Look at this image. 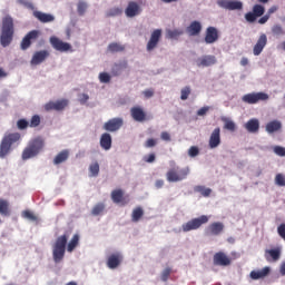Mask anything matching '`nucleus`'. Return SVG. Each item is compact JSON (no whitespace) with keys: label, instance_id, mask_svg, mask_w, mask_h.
<instances>
[{"label":"nucleus","instance_id":"1","mask_svg":"<svg viewBox=\"0 0 285 285\" xmlns=\"http://www.w3.org/2000/svg\"><path fill=\"white\" fill-rule=\"evenodd\" d=\"M14 39V19L10 16L2 18L1 33H0V43L2 48H8Z\"/></svg>","mask_w":285,"mask_h":285},{"label":"nucleus","instance_id":"2","mask_svg":"<svg viewBox=\"0 0 285 285\" xmlns=\"http://www.w3.org/2000/svg\"><path fill=\"white\" fill-rule=\"evenodd\" d=\"M66 246H68V234L59 236L52 247V257L56 264H59L66 257Z\"/></svg>","mask_w":285,"mask_h":285},{"label":"nucleus","instance_id":"3","mask_svg":"<svg viewBox=\"0 0 285 285\" xmlns=\"http://www.w3.org/2000/svg\"><path fill=\"white\" fill-rule=\"evenodd\" d=\"M21 139V134L12 132L3 136L0 142V159H6L8 154L12 151V145Z\"/></svg>","mask_w":285,"mask_h":285},{"label":"nucleus","instance_id":"4","mask_svg":"<svg viewBox=\"0 0 285 285\" xmlns=\"http://www.w3.org/2000/svg\"><path fill=\"white\" fill-rule=\"evenodd\" d=\"M43 146H46V144L41 138H36L29 141L28 146L22 151L23 161H27V159H32V157H37V155L43 150Z\"/></svg>","mask_w":285,"mask_h":285},{"label":"nucleus","instance_id":"5","mask_svg":"<svg viewBox=\"0 0 285 285\" xmlns=\"http://www.w3.org/2000/svg\"><path fill=\"white\" fill-rule=\"evenodd\" d=\"M188 175H190V167H174L167 171L166 179L170 184H175L177 181H184V179L188 178Z\"/></svg>","mask_w":285,"mask_h":285},{"label":"nucleus","instance_id":"6","mask_svg":"<svg viewBox=\"0 0 285 285\" xmlns=\"http://www.w3.org/2000/svg\"><path fill=\"white\" fill-rule=\"evenodd\" d=\"M210 222V216L202 215L197 218H193L189 222L181 225L183 233H190V230H198L204 224Z\"/></svg>","mask_w":285,"mask_h":285},{"label":"nucleus","instance_id":"7","mask_svg":"<svg viewBox=\"0 0 285 285\" xmlns=\"http://www.w3.org/2000/svg\"><path fill=\"white\" fill-rule=\"evenodd\" d=\"M268 99H269L268 94L263 91L247 94L242 97V101L244 104H249L250 106L255 104H259V101H268Z\"/></svg>","mask_w":285,"mask_h":285},{"label":"nucleus","instance_id":"8","mask_svg":"<svg viewBox=\"0 0 285 285\" xmlns=\"http://www.w3.org/2000/svg\"><path fill=\"white\" fill-rule=\"evenodd\" d=\"M41 37V31L39 30H31L29 31L22 39L20 43L21 50H28L32 46V41H37Z\"/></svg>","mask_w":285,"mask_h":285},{"label":"nucleus","instance_id":"9","mask_svg":"<svg viewBox=\"0 0 285 285\" xmlns=\"http://www.w3.org/2000/svg\"><path fill=\"white\" fill-rule=\"evenodd\" d=\"M50 43H51L53 50H57L58 52H69V50H72V45H70L68 42H63V40H61L57 37H51Z\"/></svg>","mask_w":285,"mask_h":285},{"label":"nucleus","instance_id":"10","mask_svg":"<svg viewBox=\"0 0 285 285\" xmlns=\"http://www.w3.org/2000/svg\"><path fill=\"white\" fill-rule=\"evenodd\" d=\"M124 126V118H111L107 122L104 124V130L107 132H117Z\"/></svg>","mask_w":285,"mask_h":285},{"label":"nucleus","instance_id":"11","mask_svg":"<svg viewBox=\"0 0 285 285\" xmlns=\"http://www.w3.org/2000/svg\"><path fill=\"white\" fill-rule=\"evenodd\" d=\"M222 233H224V223H220V222L212 223L205 229V235L207 237H210V236L217 237L218 235H222Z\"/></svg>","mask_w":285,"mask_h":285},{"label":"nucleus","instance_id":"12","mask_svg":"<svg viewBox=\"0 0 285 285\" xmlns=\"http://www.w3.org/2000/svg\"><path fill=\"white\" fill-rule=\"evenodd\" d=\"M204 41L207 45L217 43L219 41V30L215 27H208L205 31Z\"/></svg>","mask_w":285,"mask_h":285},{"label":"nucleus","instance_id":"13","mask_svg":"<svg viewBox=\"0 0 285 285\" xmlns=\"http://www.w3.org/2000/svg\"><path fill=\"white\" fill-rule=\"evenodd\" d=\"M213 262L214 266H230V264H233V259H230V257H228L224 252L216 253Z\"/></svg>","mask_w":285,"mask_h":285},{"label":"nucleus","instance_id":"14","mask_svg":"<svg viewBox=\"0 0 285 285\" xmlns=\"http://www.w3.org/2000/svg\"><path fill=\"white\" fill-rule=\"evenodd\" d=\"M217 4L219 8H224V10H242L244 8L242 1L235 0H218Z\"/></svg>","mask_w":285,"mask_h":285},{"label":"nucleus","instance_id":"15","mask_svg":"<svg viewBox=\"0 0 285 285\" xmlns=\"http://www.w3.org/2000/svg\"><path fill=\"white\" fill-rule=\"evenodd\" d=\"M160 40H161V29H155L151 32L149 41L147 42V51L151 52V50H155L156 47L159 45Z\"/></svg>","mask_w":285,"mask_h":285},{"label":"nucleus","instance_id":"16","mask_svg":"<svg viewBox=\"0 0 285 285\" xmlns=\"http://www.w3.org/2000/svg\"><path fill=\"white\" fill-rule=\"evenodd\" d=\"M68 106V99H61L57 101H49L45 105V110L49 112L50 110H57L58 112L65 110Z\"/></svg>","mask_w":285,"mask_h":285},{"label":"nucleus","instance_id":"17","mask_svg":"<svg viewBox=\"0 0 285 285\" xmlns=\"http://www.w3.org/2000/svg\"><path fill=\"white\" fill-rule=\"evenodd\" d=\"M121 262H124V256L121 255V253L116 252L108 256L107 266L108 268L114 271L115 268H118V266L121 265Z\"/></svg>","mask_w":285,"mask_h":285},{"label":"nucleus","instance_id":"18","mask_svg":"<svg viewBox=\"0 0 285 285\" xmlns=\"http://www.w3.org/2000/svg\"><path fill=\"white\" fill-rule=\"evenodd\" d=\"M111 202H114V204L126 206L130 200L128 199V196L124 195V189H114L111 191Z\"/></svg>","mask_w":285,"mask_h":285},{"label":"nucleus","instance_id":"19","mask_svg":"<svg viewBox=\"0 0 285 285\" xmlns=\"http://www.w3.org/2000/svg\"><path fill=\"white\" fill-rule=\"evenodd\" d=\"M48 57H50V51L48 50L36 51L31 58L30 63L31 66H40V63H43Z\"/></svg>","mask_w":285,"mask_h":285},{"label":"nucleus","instance_id":"20","mask_svg":"<svg viewBox=\"0 0 285 285\" xmlns=\"http://www.w3.org/2000/svg\"><path fill=\"white\" fill-rule=\"evenodd\" d=\"M266 43H268V37H266V33H262L253 48L255 57H259V55H262L264 48H266Z\"/></svg>","mask_w":285,"mask_h":285},{"label":"nucleus","instance_id":"21","mask_svg":"<svg viewBox=\"0 0 285 285\" xmlns=\"http://www.w3.org/2000/svg\"><path fill=\"white\" fill-rule=\"evenodd\" d=\"M125 14L129 17V19H132V17L141 14V7L135 1H129Z\"/></svg>","mask_w":285,"mask_h":285},{"label":"nucleus","instance_id":"22","mask_svg":"<svg viewBox=\"0 0 285 285\" xmlns=\"http://www.w3.org/2000/svg\"><path fill=\"white\" fill-rule=\"evenodd\" d=\"M222 144V129L215 128L209 137V148H217Z\"/></svg>","mask_w":285,"mask_h":285},{"label":"nucleus","instance_id":"23","mask_svg":"<svg viewBox=\"0 0 285 285\" xmlns=\"http://www.w3.org/2000/svg\"><path fill=\"white\" fill-rule=\"evenodd\" d=\"M268 275H271V267H268V266H265L258 271H252L249 273L250 279H254V281L265 279V277H268Z\"/></svg>","mask_w":285,"mask_h":285},{"label":"nucleus","instance_id":"24","mask_svg":"<svg viewBox=\"0 0 285 285\" xmlns=\"http://www.w3.org/2000/svg\"><path fill=\"white\" fill-rule=\"evenodd\" d=\"M217 63V58L215 56H203L197 60L198 68H208L209 66H215Z\"/></svg>","mask_w":285,"mask_h":285},{"label":"nucleus","instance_id":"25","mask_svg":"<svg viewBox=\"0 0 285 285\" xmlns=\"http://www.w3.org/2000/svg\"><path fill=\"white\" fill-rule=\"evenodd\" d=\"M279 257H282V248L281 247L265 250V259L267 262H278Z\"/></svg>","mask_w":285,"mask_h":285},{"label":"nucleus","instance_id":"26","mask_svg":"<svg viewBox=\"0 0 285 285\" xmlns=\"http://www.w3.org/2000/svg\"><path fill=\"white\" fill-rule=\"evenodd\" d=\"M187 35L189 37H198V35H202V22L195 20L193 21L186 29Z\"/></svg>","mask_w":285,"mask_h":285},{"label":"nucleus","instance_id":"27","mask_svg":"<svg viewBox=\"0 0 285 285\" xmlns=\"http://www.w3.org/2000/svg\"><path fill=\"white\" fill-rule=\"evenodd\" d=\"M33 17L40 21V23H52L55 21V16L50 13H43L41 11H33Z\"/></svg>","mask_w":285,"mask_h":285},{"label":"nucleus","instance_id":"28","mask_svg":"<svg viewBox=\"0 0 285 285\" xmlns=\"http://www.w3.org/2000/svg\"><path fill=\"white\" fill-rule=\"evenodd\" d=\"M130 115L134 121H144L146 119V111L141 107H132L130 109Z\"/></svg>","mask_w":285,"mask_h":285},{"label":"nucleus","instance_id":"29","mask_svg":"<svg viewBox=\"0 0 285 285\" xmlns=\"http://www.w3.org/2000/svg\"><path fill=\"white\" fill-rule=\"evenodd\" d=\"M100 147L102 150H110L112 148V136H110V134L105 132L101 135Z\"/></svg>","mask_w":285,"mask_h":285},{"label":"nucleus","instance_id":"30","mask_svg":"<svg viewBox=\"0 0 285 285\" xmlns=\"http://www.w3.org/2000/svg\"><path fill=\"white\" fill-rule=\"evenodd\" d=\"M265 130L268 132V135H273V132H279V130H282V122L279 120H272L266 124Z\"/></svg>","mask_w":285,"mask_h":285},{"label":"nucleus","instance_id":"31","mask_svg":"<svg viewBox=\"0 0 285 285\" xmlns=\"http://www.w3.org/2000/svg\"><path fill=\"white\" fill-rule=\"evenodd\" d=\"M70 157V151L68 149H63L60 151L55 158L53 164L55 166H59V164H63L68 161V158Z\"/></svg>","mask_w":285,"mask_h":285},{"label":"nucleus","instance_id":"32","mask_svg":"<svg viewBox=\"0 0 285 285\" xmlns=\"http://www.w3.org/2000/svg\"><path fill=\"white\" fill-rule=\"evenodd\" d=\"M245 128L248 132H258L259 131V120L257 118L249 119Z\"/></svg>","mask_w":285,"mask_h":285},{"label":"nucleus","instance_id":"33","mask_svg":"<svg viewBox=\"0 0 285 285\" xmlns=\"http://www.w3.org/2000/svg\"><path fill=\"white\" fill-rule=\"evenodd\" d=\"M0 215L10 217V203L6 199H0Z\"/></svg>","mask_w":285,"mask_h":285},{"label":"nucleus","instance_id":"34","mask_svg":"<svg viewBox=\"0 0 285 285\" xmlns=\"http://www.w3.org/2000/svg\"><path fill=\"white\" fill-rule=\"evenodd\" d=\"M184 35V30L181 29H168L166 31L167 39H179Z\"/></svg>","mask_w":285,"mask_h":285},{"label":"nucleus","instance_id":"35","mask_svg":"<svg viewBox=\"0 0 285 285\" xmlns=\"http://www.w3.org/2000/svg\"><path fill=\"white\" fill-rule=\"evenodd\" d=\"M79 246V234H75L67 245V252L72 253Z\"/></svg>","mask_w":285,"mask_h":285},{"label":"nucleus","instance_id":"36","mask_svg":"<svg viewBox=\"0 0 285 285\" xmlns=\"http://www.w3.org/2000/svg\"><path fill=\"white\" fill-rule=\"evenodd\" d=\"M144 217V208L136 207L131 213V222L137 223Z\"/></svg>","mask_w":285,"mask_h":285},{"label":"nucleus","instance_id":"37","mask_svg":"<svg viewBox=\"0 0 285 285\" xmlns=\"http://www.w3.org/2000/svg\"><path fill=\"white\" fill-rule=\"evenodd\" d=\"M106 210V205L104 203H98L97 205L94 206L91 210V215L95 217L101 215Z\"/></svg>","mask_w":285,"mask_h":285},{"label":"nucleus","instance_id":"38","mask_svg":"<svg viewBox=\"0 0 285 285\" xmlns=\"http://www.w3.org/2000/svg\"><path fill=\"white\" fill-rule=\"evenodd\" d=\"M222 121H224V128L225 130H229L230 132H235L237 126L235 122L228 118H223Z\"/></svg>","mask_w":285,"mask_h":285},{"label":"nucleus","instance_id":"39","mask_svg":"<svg viewBox=\"0 0 285 285\" xmlns=\"http://www.w3.org/2000/svg\"><path fill=\"white\" fill-rule=\"evenodd\" d=\"M195 193H200L203 197H210V193H213V189L206 188L204 186H196L194 187Z\"/></svg>","mask_w":285,"mask_h":285},{"label":"nucleus","instance_id":"40","mask_svg":"<svg viewBox=\"0 0 285 285\" xmlns=\"http://www.w3.org/2000/svg\"><path fill=\"white\" fill-rule=\"evenodd\" d=\"M257 18L258 17H264V12H266V9L264 8V6L262 4H255L253 7V11H252Z\"/></svg>","mask_w":285,"mask_h":285},{"label":"nucleus","instance_id":"41","mask_svg":"<svg viewBox=\"0 0 285 285\" xmlns=\"http://www.w3.org/2000/svg\"><path fill=\"white\" fill-rule=\"evenodd\" d=\"M193 92V89H190V86H186L180 90V99L181 101H186L188 97H190V94Z\"/></svg>","mask_w":285,"mask_h":285},{"label":"nucleus","instance_id":"42","mask_svg":"<svg viewBox=\"0 0 285 285\" xmlns=\"http://www.w3.org/2000/svg\"><path fill=\"white\" fill-rule=\"evenodd\" d=\"M89 173H90V177H98L99 176V163H92L89 166Z\"/></svg>","mask_w":285,"mask_h":285},{"label":"nucleus","instance_id":"43","mask_svg":"<svg viewBox=\"0 0 285 285\" xmlns=\"http://www.w3.org/2000/svg\"><path fill=\"white\" fill-rule=\"evenodd\" d=\"M108 50H109V52H124L125 48H124V46H121L117 42H112L108 46Z\"/></svg>","mask_w":285,"mask_h":285},{"label":"nucleus","instance_id":"44","mask_svg":"<svg viewBox=\"0 0 285 285\" xmlns=\"http://www.w3.org/2000/svg\"><path fill=\"white\" fill-rule=\"evenodd\" d=\"M77 10L78 14L80 17H83V14H86V10H88V3H86L85 1H79L77 4Z\"/></svg>","mask_w":285,"mask_h":285},{"label":"nucleus","instance_id":"45","mask_svg":"<svg viewBox=\"0 0 285 285\" xmlns=\"http://www.w3.org/2000/svg\"><path fill=\"white\" fill-rule=\"evenodd\" d=\"M41 124V117L39 115H35L31 117L29 122L30 128H37Z\"/></svg>","mask_w":285,"mask_h":285},{"label":"nucleus","instance_id":"46","mask_svg":"<svg viewBox=\"0 0 285 285\" xmlns=\"http://www.w3.org/2000/svg\"><path fill=\"white\" fill-rule=\"evenodd\" d=\"M17 2L20 4V6H23L24 8H27V10H33V12L36 11L35 10V4L28 0H17Z\"/></svg>","mask_w":285,"mask_h":285},{"label":"nucleus","instance_id":"47","mask_svg":"<svg viewBox=\"0 0 285 285\" xmlns=\"http://www.w3.org/2000/svg\"><path fill=\"white\" fill-rule=\"evenodd\" d=\"M121 14V9L115 7L107 11L106 17H119Z\"/></svg>","mask_w":285,"mask_h":285},{"label":"nucleus","instance_id":"48","mask_svg":"<svg viewBox=\"0 0 285 285\" xmlns=\"http://www.w3.org/2000/svg\"><path fill=\"white\" fill-rule=\"evenodd\" d=\"M272 32L273 35H275L276 37H282V35H284V28H282L279 24H275L272 28Z\"/></svg>","mask_w":285,"mask_h":285},{"label":"nucleus","instance_id":"49","mask_svg":"<svg viewBox=\"0 0 285 285\" xmlns=\"http://www.w3.org/2000/svg\"><path fill=\"white\" fill-rule=\"evenodd\" d=\"M155 159H157L155 154H149L142 157V161H145V164H155Z\"/></svg>","mask_w":285,"mask_h":285},{"label":"nucleus","instance_id":"50","mask_svg":"<svg viewBox=\"0 0 285 285\" xmlns=\"http://www.w3.org/2000/svg\"><path fill=\"white\" fill-rule=\"evenodd\" d=\"M99 79L101 83H110V75L108 72H100Z\"/></svg>","mask_w":285,"mask_h":285},{"label":"nucleus","instance_id":"51","mask_svg":"<svg viewBox=\"0 0 285 285\" xmlns=\"http://www.w3.org/2000/svg\"><path fill=\"white\" fill-rule=\"evenodd\" d=\"M17 126H18L19 130H26V128H28V126H30V122H28V120H26V119H19L17 122Z\"/></svg>","mask_w":285,"mask_h":285},{"label":"nucleus","instance_id":"52","mask_svg":"<svg viewBox=\"0 0 285 285\" xmlns=\"http://www.w3.org/2000/svg\"><path fill=\"white\" fill-rule=\"evenodd\" d=\"M275 155H277L278 157H285V148L282 146H274L273 148Z\"/></svg>","mask_w":285,"mask_h":285},{"label":"nucleus","instance_id":"53","mask_svg":"<svg viewBox=\"0 0 285 285\" xmlns=\"http://www.w3.org/2000/svg\"><path fill=\"white\" fill-rule=\"evenodd\" d=\"M245 19L248 21V23H255V21H257V17L254 12H247L245 14Z\"/></svg>","mask_w":285,"mask_h":285},{"label":"nucleus","instance_id":"54","mask_svg":"<svg viewBox=\"0 0 285 285\" xmlns=\"http://www.w3.org/2000/svg\"><path fill=\"white\" fill-rule=\"evenodd\" d=\"M276 186H285V177L282 174H277L275 177Z\"/></svg>","mask_w":285,"mask_h":285},{"label":"nucleus","instance_id":"55","mask_svg":"<svg viewBox=\"0 0 285 285\" xmlns=\"http://www.w3.org/2000/svg\"><path fill=\"white\" fill-rule=\"evenodd\" d=\"M23 217H26V219H30V222H37V216H35V214L30 210H24Z\"/></svg>","mask_w":285,"mask_h":285},{"label":"nucleus","instance_id":"56","mask_svg":"<svg viewBox=\"0 0 285 285\" xmlns=\"http://www.w3.org/2000/svg\"><path fill=\"white\" fill-rule=\"evenodd\" d=\"M189 157H197L199 155V147L197 146H191L188 150Z\"/></svg>","mask_w":285,"mask_h":285},{"label":"nucleus","instance_id":"57","mask_svg":"<svg viewBox=\"0 0 285 285\" xmlns=\"http://www.w3.org/2000/svg\"><path fill=\"white\" fill-rule=\"evenodd\" d=\"M157 146V139L149 138L147 141H145V148H155Z\"/></svg>","mask_w":285,"mask_h":285},{"label":"nucleus","instance_id":"58","mask_svg":"<svg viewBox=\"0 0 285 285\" xmlns=\"http://www.w3.org/2000/svg\"><path fill=\"white\" fill-rule=\"evenodd\" d=\"M122 68H126V63H125V65H115V67H114L112 70H111L112 76H114V77H118L119 71H120Z\"/></svg>","mask_w":285,"mask_h":285},{"label":"nucleus","instance_id":"59","mask_svg":"<svg viewBox=\"0 0 285 285\" xmlns=\"http://www.w3.org/2000/svg\"><path fill=\"white\" fill-rule=\"evenodd\" d=\"M170 273H171L170 268H166L165 271H163L161 281L163 282H168V278L170 277Z\"/></svg>","mask_w":285,"mask_h":285},{"label":"nucleus","instance_id":"60","mask_svg":"<svg viewBox=\"0 0 285 285\" xmlns=\"http://www.w3.org/2000/svg\"><path fill=\"white\" fill-rule=\"evenodd\" d=\"M142 95L146 97V99H150V97L155 96V90L147 89V90L142 91Z\"/></svg>","mask_w":285,"mask_h":285},{"label":"nucleus","instance_id":"61","mask_svg":"<svg viewBox=\"0 0 285 285\" xmlns=\"http://www.w3.org/2000/svg\"><path fill=\"white\" fill-rule=\"evenodd\" d=\"M210 110V107H203L197 111L198 117H204Z\"/></svg>","mask_w":285,"mask_h":285},{"label":"nucleus","instance_id":"62","mask_svg":"<svg viewBox=\"0 0 285 285\" xmlns=\"http://www.w3.org/2000/svg\"><path fill=\"white\" fill-rule=\"evenodd\" d=\"M160 138L163 139V141H170V134L168 131H163L160 134Z\"/></svg>","mask_w":285,"mask_h":285},{"label":"nucleus","instance_id":"63","mask_svg":"<svg viewBox=\"0 0 285 285\" xmlns=\"http://www.w3.org/2000/svg\"><path fill=\"white\" fill-rule=\"evenodd\" d=\"M269 19H271V16L265 14L262 18H259L258 23H261V26H264V23H266Z\"/></svg>","mask_w":285,"mask_h":285},{"label":"nucleus","instance_id":"64","mask_svg":"<svg viewBox=\"0 0 285 285\" xmlns=\"http://www.w3.org/2000/svg\"><path fill=\"white\" fill-rule=\"evenodd\" d=\"M88 99H90V96H88L87 94L80 95V104H86Z\"/></svg>","mask_w":285,"mask_h":285}]
</instances>
